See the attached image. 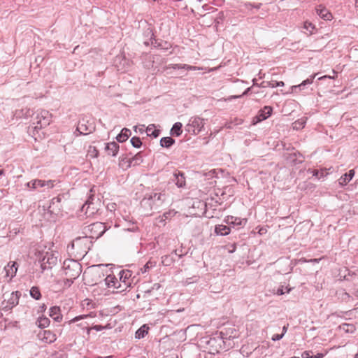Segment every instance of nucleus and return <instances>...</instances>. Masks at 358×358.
<instances>
[{"instance_id": "obj_59", "label": "nucleus", "mask_w": 358, "mask_h": 358, "mask_svg": "<svg viewBox=\"0 0 358 358\" xmlns=\"http://www.w3.org/2000/svg\"><path fill=\"white\" fill-rule=\"evenodd\" d=\"M355 6H356L357 7H358V0H357V1H356V2H355Z\"/></svg>"}, {"instance_id": "obj_32", "label": "nucleus", "mask_w": 358, "mask_h": 358, "mask_svg": "<svg viewBox=\"0 0 358 358\" xmlns=\"http://www.w3.org/2000/svg\"><path fill=\"white\" fill-rule=\"evenodd\" d=\"M30 295L32 298L38 300L41 298V292L37 287H32L30 289Z\"/></svg>"}, {"instance_id": "obj_5", "label": "nucleus", "mask_w": 358, "mask_h": 358, "mask_svg": "<svg viewBox=\"0 0 358 358\" xmlns=\"http://www.w3.org/2000/svg\"><path fill=\"white\" fill-rule=\"evenodd\" d=\"M36 119V126L35 129H41L50 124L52 115L46 110H41L37 113Z\"/></svg>"}, {"instance_id": "obj_62", "label": "nucleus", "mask_w": 358, "mask_h": 358, "mask_svg": "<svg viewBox=\"0 0 358 358\" xmlns=\"http://www.w3.org/2000/svg\"><path fill=\"white\" fill-rule=\"evenodd\" d=\"M99 358H112V357L108 356V357H99Z\"/></svg>"}, {"instance_id": "obj_26", "label": "nucleus", "mask_w": 358, "mask_h": 358, "mask_svg": "<svg viewBox=\"0 0 358 358\" xmlns=\"http://www.w3.org/2000/svg\"><path fill=\"white\" fill-rule=\"evenodd\" d=\"M182 124L180 122H176L173 124L171 129V134L176 136H179L182 133Z\"/></svg>"}, {"instance_id": "obj_45", "label": "nucleus", "mask_w": 358, "mask_h": 358, "mask_svg": "<svg viewBox=\"0 0 358 358\" xmlns=\"http://www.w3.org/2000/svg\"><path fill=\"white\" fill-rule=\"evenodd\" d=\"M250 90H251V87H248V89H247V90H246L243 93V94H242V95H239V96H231L230 97H229V98L227 99V100H231V99H238V98H240V97H241L242 96L247 94L249 92V91H250Z\"/></svg>"}, {"instance_id": "obj_11", "label": "nucleus", "mask_w": 358, "mask_h": 358, "mask_svg": "<svg viewBox=\"0 0 358 358\" xmlns=\"http://www.w3.org/2000/svg\"><path fill=\"white\" fill-rule=\"evenodd\" d=\"M105 284L108 287H114L116 289L121 288L122 285L116 277L113 275H108L104 280Z\"/></svg>"}, {"instance_id": "obj_58", "label": "nucleus", "mask_w": 358, "mask_h": 358, "mask_svg": "<svg viewBox=\"0 0 358 358\" xmlns=\"http://www.w3.org/2000/svg\"><path fill=\"white\" fill-rule=\"evenodd\" d=\"M252 82H253V86H255V85H258L256 83V79H253V80H252Z\"/></svg>"}, {"instance_id": "obj_2", "label": "nucleus", "mask_w": 358, "mask_h": 358, "mask_svg": "<svg viewBox=\"0 0 358 358\" xmlns=\"http://www.w3.org/2000/svg\"><path fill=\"white\" fill-rule=\"evenodd\" d=\"M64 274L66 276V282L65 284L70 286L73 280L78 278L82 272V266L80 263L76 260L68 259L64 262Z\"/></svg>"}, {"instance_id": "obj_28", "label": "nucleus", "mask_w": 358, "mask_h": 358, "mask_svg": "<svg viewBox=\"0 0 358 358\" xmlns=\"http://www.w3.org/2000/svg\"><path fill=\"white\" fill-rule=\"evenodd\" d=\"M341 331L345 333H353L355 331V327L351 324H343L339 326Z\"/></svg>"}, {"instance_id": "obj_44", "label": "nucleus", "mask_w": 358, "mask_h": 358, "mask_svg": "<svg viewBox=\"0 0 358 358\" xmlns=\"http://www.w3.org/2000/svg\"><path fill=\"white\" fill-rule=\"evenodd\" d=\"M107 208L110 211H115L118 210L117 208V204L115 203H110L107 205Z\"/></svg>"}, {"instance_id": "obj_57", "label": "nucleus", "mask_w": 358, "mask_h": 358, "mask_svg": "<svg viewBox=\"0 0 358 358\" xmlns=\"http://www.w3.org/2000/svg\"><path fill=\"white\" fill-rule=\"evenodd\" d=\"M282 331H283V332H282V333H284V334H285V333L287 331V327L284 326V327H283V329H282Z\"/></svg>"}, {"instance_id": "obj_4", "label": "nucleus", "mask_w": 358, "mask_h": 358, "mask_svg": "<svg viewBox=\"0 0 358 358\" xmlns=\"http://www.w3.org/2000/svg\"><path fill=\"white\" fill-rule=\"evenodd\" d=\"M166 196L164 193H152L147 199L143 200V203L149 205L151 209H158L166 200Z\"/></svg>"}, {"instance_id": "obj_56", "label": "nucleus", "mask_w": 358, "mask_h": 358, "mask_svg": "<svg viewBox=\"0 0 358 358\" xmlns=\"http://www.w3.org/2000/svg\"><path fill=\"white\" fill-rule=\"evenodd\" d=\"M83 126V124H79V126L78 127V129L80 131V133H83V131H81V129H82Z\"/></svg>"}, {"instance_id": "obj_19", "label": "nucleus", "mask_w": 358, "mask_h": 358, "mask_svg": "<svg viewBox=\"0 0 358 358\" xmlns=\"http://www.w3.org/2000/svg\"><path fill=\"white\" fill-rule=\"evenodd\" d=\"M231 231L230 227L224 224H218L215 226V232L217 235H228Z\"/></svg>"}, {"instance_id": "obj_37", "label": "nucleus", "mask_w": 358, "mask_h": 358, "mask_svg": "<svg viewBox=\"0 0 358 358\" xmlns=\"http://www.w3.org/2000/svg\"><path fill=\"white\" fill-rule=\"evenodd\" d=\"M90 157L96 158L99 155V151L95 147L90 146L88 150V154Z\"/></svg>"}, {"instance_id": "obj_9", "label": "nucleus", "mask_w": 358, "mask_h": 358, "mask_svg": "<svg viewBox=\"0 0 358 358\" xmlns=\"http://www.w3.org/2000/svg\"><path fill=\"white\" fill-rule=\"evenodd\" d=\"M224 222L230 226L232 225L234 227H243L246 224L248 220L247 219L245 218H240L234 216H227V217H225Z\"/></svg>"}, {"instance_id": "obj_22", "label": "nucleus", "mask_w": 358, "mask_h": 358, "mask_svg": "<svg viewBox=\"0 0 358 358\" xmlns=\"http://www.w3.org/2000/svg\"><path fill=\"white\" fill-rule=\"evenodd\" d=\"M45 343H52L56 340V336L50 331L47 330L43 332V337L41 338Z\"/></svg>"}, {"instance_id": "obj_42", "label": "nucleus", "mask_w": 358, "mask_h": 358, "mask_svg": "<svg viewBox=\"0 0 358 358\" xmlns=\"http://www.w3.org/2000/svg\"><path fill=\"white\" fill-rule=\"evenodd\" d=\"M88 317H90V315H79V316H77V317L73 318L72 320H71L69 321V324H71L73 322H76L80 321L81 320L87 319Z\"/></svg>"}, {"instance_id": "obj_13", "label": "nucleus", "mask_w": 358, "mask_h": 358, "mask_svg": "<svg viewBox=\"0 0 358 358\" xmlns=\"http://www.w3.org/2000/svg\"><path fill=\"white\" fill-rule=\"evenodd\" d=\"M5 272H6V276L9 277L10 278H12L14 277L16 274L17 268L16 266V262H9L7 266L4 268Z\"/></svg>"}, {"instance_id": "obj_7", "label": "nucleus", "mask_w": 358, "mask_h": 358, "mask_svg": "<svg viewBox=\"0 0 358 358\" xmlns=\"http://www.w3.org/2000/svg\"><path fill=\"white\" fill-rule=\"evenodd\" d=\"M54 180H42L38 179H35L28 182L26 185L27 187L31 188L33 189H36L38 187H47L48 189H51L54 187Z\"/></svg>"}, {"instance_id": "obj_18", "label": "nucleus", "mask_w": 358, "mask_h": 358, "mask_svg": "<svg viewBox=\"0 0 358 358\" xmlns=\"http://www.w3.org/2000/svg\"><path fill=\"white\" fill-rule=\"evenodd\" d=\"M60 308L57 306L52 307L50 309V316L53 318L56 322H60L62 319V316L60 313Z\"/></svg>"}, {"instance_id": "obj_52", "label": "nucleus", "mask_w": 358, "mask_h": 358, "mask_svg": "<svg viewBox=\"0 0 358 358\" xmlns=\"http://www.w3.org/2000/svg\"><path fill=\"white\" fill-rule=\"evenodd\" d=\"M314 176H315V177L320 178V177H322V176H324V173H323V172H322V173H321V174H320V175H319L318 171H315V170Z\"/></svg>"}, {"instance_id": "obj_48", "label": "nucleus", "mask_w": 358, "mask_h": 358, "mask_svg": "<svg viewBox=\"0 0 358 358\" xmlns=\"http://www.w3.org/2000/svg\"><path fill=\"white\" fill-rule=\"evenodd\" d=\"M172 68L173 69H182V64H176L171 66V67L168 66L167 69Z\"/></svg>"}, {"instance_id": "obj_21", "label": "nucleus", "mask_w": 358, "mask_h": 358, "mask_svg": "<svg viewBox=\"0 0 358 358\" xmlns=\"http://www.w3.org/2000/svg\"><path fill=\"white\" fill-rule=\"evenodd\" d=\"M176 214V212L173 210H169L167 212H165L162 215L159 216L157 218L158 222L164 224L166 220H171V218L173 217Z\"/></svg>"}, {"instance_id": "obj_8", "label": "nucleus", "mask_w": 358, "mask_h": 358, "mask_svg": "<svg viewBox=\"0 0 358 358\" xmlns=\"http://www.w3.org/2000/svg\"><path fill=\"white\" fill-rule=\"evenodd\" d=\"M273 109L271 106H265L258 115L253 119V124L267 119L271 115Z\"/></svg>"}, {"instance_id": "obj_6", "label": "nucleus", "mask_w": 358, "mask_h": 358, "mask_svg": "<svg viewBox=\"0 0 358 358\" xmlns=\"http://www.w3.org/2000/svg\"><path fill=\"white\" fill-rule=\"evenodd\" d=\"M88 230L90 231L91 237L99 238L101 236L106 230V226L102 222H94L87 227Z\"/></svg>"}, {"instance_id": "obj_47", "label": "nucleus", "mask_w": 358, "mask_h": 358, "mask_svg": "<svg viewBox=\"0 0 358 358\" xmlns=\"http://www.w3.org/2000/svg\"><path fill=\"white\" fill-rule=\"evenodd\" d=\"M283 336H284V333H282L281 334H274L272 336V340L274 341H279L283 337Z\"/></svg>"}, {"instance_id": "obj_64", "label": "nucleus", "mask_w": 358, "mask_h": 358, "mask_svg": "<svg viewBox=\"0 0 358 358\" xmlns=\"http://www.w3.org/2000/svg\"><path fill=\"white\" fill-rule=\"evenodd\" d=\"M357 296H358V292H357Z\"/></svg>"}, {"instance_id": "obj_29", "label": "nucleus", "mask_w": 358, "mask_h": 358, "mask_svg": "<svg viewBox=\"0 0 358 358\" xmlns=\"http://www.w3.org/2000/svg\"><path fill=\"white\" fill-rule=\"evenodd\" d=\"M306 119L304 117H302L296 121H295L292 124V127L295 130H299L304 127V125L306 124Z\"/></svg>"}, {"instance_id": "obj_40", "label": "nucleus", "mask_w": 358, "mask_h": 358, "mask_svg": "<svg viewBox=\"0 0 358 358\" xmlns=\"http://www.w3.org/2000/svg\"><path fill=\"white\" fill-rule=\"evenodd\" d=\"M182 69L189 70V71H195V70H203L204 69L203 67H198L195 66H190L188 64H182Z\"/></svg>"}, {"instance_id": "obj_17", "label": "nucleus", "mask_w": 358, "mask_h": 358, "mask_svg": "<svg viewBox=\"0 0 358 358\" xmlns=\"http://www.w3.org/2000/svg\"><path fill=\"white\" fill-rule=\"evenodd\" d=\"M173 180L176 182V185L178 187H182L185 185V179L184 175L180 172L173 173Z\"/></svg>"}, {"instance_id": "obj_35", "label": "nucleus", "mask_w": 358, "mask_h": 358, "mask_svg": "<svg viewBox=\"0 0 358 358\" xmlns=\"http://www.w3.org/2000/svg\"><path fill=\"white\" fill-rule=\"evenodd\" d=\"M15 115L19 117H27V116L29 115V109L27 108H25L24 109L16 110Z\"/></svg>"}, {"instance_id": "obj_10", "label": "nucleus", "mask_w": 358, "mask_h": 358, "mask_svg": "<svg viewBox=\"0 0 358 358\" xmlns=\"http://www.w3.org/2000/svg\"><path fill=\"white\" fill-rule=\"evenodd\" d=\"M119 148V145L114 141L105 144V150L107 155L112 157H115L117 155Z\"/></svg>"}, {"instance_id": "obj_16", "label": "nucleus", "mask_w": 358, "mask_h": 358, "mask_svg": "<svg viewBox=\"0 0 358 358\" xmlns=\"http://www.w3.org/2000/svg\"><path fill=\"white\" fill-rule=\"evenodd\" d=\"M120 281L124 283V287H127L130 285V282H127V280L131 276V272L129 270L122 271L119 273Z\"/></svg>"}, {"instance_id": "obj_33", "label": "nucleus", "mask_w": 358, "mask_h": 358, "mask_svg": "<svg viewBox=\"0 0 358 358\" xmlns=\"http://www.w3.org/2000/svg\"><path fill=\"white\" fill-rule=\"evenodd\" d=\"M50 321L47 317H39L36 322L39 327L45 328L49 325Z\"/></svg>"}, {"instance_id": "obj_1", "label": "nucleus", "mask_w": 358, "mask_h": 358, "mask_svg": "<svg viewBox=\"0 0 358 358\" xmlns=\"http://www.w3.org/2000/svg\"><path fill=\"white\" fill-rule=\"evenodd\" d=\"M90 243L91 241L87 236L78 237L68 246V250L75 257L82 258L87 253Z\"/></svg>"}, {"instance_id": "obj_3", "label": "nucleus", "mask_w": 358, "mask_h": 358, "mask_svg": "<svg viewBox=\"0 0 358 358\" xmlns=\"http://www.w3.org/2000/svg\"><path fill=\"white\" fill-rule=\"evenodd\" d=\"M205 124V120L198 117L194 116L192 117L189 120L187 125L185 126V129L187 132L198 134L200 133L203 128Z\"/></svg>"}, {"instance_id": "obj_51", "label": "nucleus", "mask_w": 358, "mask_h": 358, "mask_svg": "<svg viewBox=\"0 0 358 358\" xmlns=\"http://www.w3.org/2000/svg\"><path fill=\"white\" fill-rule=\"evenodd\" d=\"M92 329H95L96 331H99L104 329L103 327L101 325H95L92 327Z\"/></svg>"}, {"instance_id": "obj_31", "label": "nucleus", "mask_w": 358, "mask_h": 358, "mask_svg": "<svg viewBox=\"0 0 358 358\" xmlns=\"http://www.w3.org/2000/svg\"><path fill=\"white\" fill-rule=\"evenodd\" d=\"M291 291V288L280 285L276 291L273 290V294L277 295H282L285 293H289Z\"/></svg>"}, {"instance_id": "obj_50", "label": "nucleus", "mask_w": 358, "mask_h": 358, "mask_svg": "<svg viewBox=\"0 0 358 358\" xmlns=\"http://www.w3.org/2000/svg\"><path fill=\"white\" fill-rule=\"evenodd\" d=\"M301 356L303 358H309V357L313 358V357L310 355L309 352H303Z\"/></svg>"}, {"instance_id": "obj_23", "label": "nucleus", "mask_w": 358, "mask_h": 358, "mask_svg": "<svg viewBox=\"0 0 358 358\" xmlns=\"http://www.w3.org/2000/svg\"><path fill=\"white\" fill-rule=\"evenodd\" d=\"M148 329H149V327L146 324L143 325L141 328H139L136 331V334H135L136 338L141 339V338H144L145 336V335L148 334Z\"/></svg>"}, {"instance_id": "obj_61", "label": "nucleus", "mask_w": 358, "mask_h": 358, "mask_svg": "<svg viewBox=\"0 0 358 358\" xmlns=\"http://www.w3.org/2000/svg\"><path fill=\"white\" fill-rule=\"evenodd\" d=\"M3 173V170H0V176H1Z\"/></svg>"}, {"instance_id": "obj_34", "label": "nucleus", "mask_w": 358, "mask_h": 358, "mask_svg": "<svg viewBox=\"0 0 358 358\" xmlns=\"http://www.w3.org/2000/svg\"><path fill=\"white\" fill-rule=\"evenodd\" d=\"M311 83L312 82L309 79H307L300 85L292 86V92H296V89L303 90L305 86H306L307 85H310Z\"/></svg>"}, {"instance_id": "obj_55", "label": "nucleus", "mask_w": 358, "mask_h": 358, "mask_svg": "<svg viewBox=\"0 0 358 358\" xmlns=\"http://www.w3.org/2000/svg\"><path fill=\"white\" fill-rule=\"evenodd\" d=\"M218 68H219V67L210 68V69H208L207 70V71H208V72H211V71H215V70L217 69Z\"/></svg>"}, {"instance_id": "obj_54", "label": "nucleus", "mask_w": 358, "mask_h": 358, "mask_svg": "<svg viewBox=\"0 0 358 358\" xmlns=\"http://www.w3.org/2000/svg\"><path fill=\"white\" fill-rule=\"evenodd\" d=\"M326 78L331 79V78H332V77H331V76H322V77L318 78V80H321L326 79Z\"/></svg>"}, {"instance_id": "obj_49", "label": "nucleus", "mask_w": 358, "mask_h": 358, "mask_svg": "<svg viewBox=\"0 0 358 358\" xmlns=\"http://www.w3.org/2000/svg\"><path fill=\"white\" fill-rule=\"evenodd\" d=\"M56 262H57V259L53 257H52L51 258L48 257V259H47V262L49 264H55V263H56Z\"/></svg>"}, {"instance_id": "obj_41", "label": "nucleus", "mask_w": 358, "mask_h": 358, "mask_svg": "<svg viewBox=\"0 0 358 358\" xmlns=\"http://www.w3.org/2000/svg\"><path fill=\"white\" fill-rule=\"evenodd\" d=\"M266 83L268 84V87H278V86H284V83L282 81H271V82H266Z\"/></svg>"}, {"instance_id": "obj_38", "label": "nucleus", "mask_w": 358, "mask_h": 358, "mask_svg": "<svg viewBox=\"0 0 358 358\" xmlns=\"http://www.w3.org/2000/svg\"><path fill=\"white\" fill-rule=\"evenodd\" d=\"M303 29L306 30V34L311 35L313 31V25L311 22H306L304 23Z\"/></svg>"}, {"instance_id": "obj_15", "label": "nucleus", "mask_w": 358, "mask_h": 358, "mask_svg": "<svg viewBox=\"0 0 358 358\" xmlns=\"http://www.w3.org/2000/svg\"><path fill=\"white\" fill-rule=\"evenodd\" d=\"M354 170H350L348 173H345L338 179V183L341 186L346 185L354 177Z\"/></svg>"}, {"instance_id": "obj_39", "label": "nucleus", "mask_w": 358, "mask_h": 358, "mask_svg": "<svg viewBox=\"0 0 358 358\" xmlns=\"http://www.w3.org/2000/svg\"><path fill=\"white\" fill-rule=\"evenodd\" d=\"M155 266V262H152L149 261L147 262L143 268H141V272L142 273H146L150 268L154 267Z\"/></svg>"}, {"instance_id": "obj_25", "label": "nucleus", "mask_w": 358, "mask_h": 358, "mask_svg": "<svg viewBox=\"0 0 358 358\" xmlns=\"http://www.w3.org/2000/svg\"><path fill=\"white\" fill-rule=\"evenodd\" d=\"M155 124H149L146 128V132L148 136H152L153 137L157 138L159 134V131L155 129Z\"/></svg>"}, {"instance_id": "obj_14", "label": "nucleus", "mask_w": 358, "mask_h": 358, "mask_svg": "<svg viewBox=\"0 0 358 358\" xmlns=\"http://www.w3.org/2000/svg\"><path fill=\"white\" fill-rule=\"evenodd\" d=\"M317 13L324 20H331L333 19L332 14L326 8L320 6L317 8Z\"/></svg>"}, {"instance_id": "obj_36", "label": "nucleus", "mask_w": 358, "mask_h": 358, "mask_svg": "<svg viewBox=\"0 0 358 358\" xmlns=\"http://www.w3.org/2000/svg\"><path fill=\"white\" fill-rule=\"evenodd\" d=\"M130 141H131V145L134 148H140L142 145V142H141L140 138H138V137H132L131 138Z\"/></svg>"}, {"instance_id": "obj_46", "label": "nucleus", "mask_w": 358, "mask_h": 358, "mask_svg": "<svg viewBox=\"0 0 358 358\" xmlns=\"http://www.w3.org/2000/svg\"><path fill=\"white\" fill-rule=\"evenodd\" d=\"M79 326H80L81 327H83V329H87V334H89L90 332V329L88 327L90 324L87 322H83L81 323H80L78 324Z\"/></svg>"}, {"instance_id": "obj_30", "label": "nucleus", "mask_w": 358, "mask_h": 358, "mask_svg": "<svg viewBox=\"0 0 358 358\" xmlns=\"http://www.w3.org/2000/svg\"><path fill=\"white\" fill-rule=\"evenodd\" d=\"M91 204L92 203L87 201L82 207V211H85L86 214L89 215V216L93 215L96 210L94 208L90 210Z\"/></svg>"}, {"instance_id": "obj_63", "label": "nucleus", "mask_w": 358, "mask_h": 358, "mask_svg": "<svg viewBox=\"0 0 358 358\" xmlns=\"http://www.w3.org/2000/svg\"><path fill=\"white\" fill-rule=\"evenodd\" d=\"M355 358H358V354L355 355Z\"/></svg>"}, {"instance_id": "obj_27", "label": "nucleus", "mask_w": 358, "mask_h": 358, "mask_svg": "<svg viewBox=\"0 0 358 358\" xmlns=\"http://www.w3.org/2000/svg\"><path fill=\"white\" fill-rule=\"evenodd\" d=\"M174 143L175 141L171 137H164L160 140L161 146L165 148L171 147Z\"/></svg>"}, {"instance_id": "obj_53", "label": "nucleus", "mask_w": 358, "mask_h": 358, "mask_svg": "<svg viewBox=\"0 0 358 358\" xmlns=\"http://www.w3.org/2000/svg\"><path fill=\"white\" fill-rule=\"evenodd\" d=\"M259 87H268V84L266 83V82H263L260 85H259Z\"/></svg>"}, {"instance_id": "obj_24", "label": "nucleus", "mask_w": 358, "mask_h": 358, "mask_svg": "<svg viewBox=\"0 0 358 358\" xmlns=\"http://www.w3.org/2000/svg\"><path fill=\"white\" fill-rule=\"evenodd\" d=\"M142 162V157L140 153L136 154L134 157L131 159H129L126 161L128 163L127 167H130L131 166H135L139 164Z\"/></svg>"}, {"instance_id": "obj_12", "label": "nucleus", "mask_w": 358, "mask_h": 358, "mask_svg": "<svg viewBox=\"0 0 358 358\" xmlns=\"http://www.w3.org/2000/svg\"><path fill=\"white\" fill-rule=\"evenodd\" d=\"M19 296L18 292H13L10 294H5L3 295L5 300H8V303L10 307H13L18 303Z\"/></svg>"}, {"instance_id": "obj_43", "label": "nucleus", "mask_w": 358, "mask_h": 358, "mask_svg": "<svg viewBox=\"0 0 358 358\" xmlns=\"http://www.w3.org/2000/svg\"><path fill=\"white\" fill-rule=\"evenodd\" d=\"M162 262L164 265H170L172 262V259L169 256H164L162 257Z\"/></svg>"}, {"instance_id": "obj_60", "label": "nucleus", "mask_w": 358, "mask_h": 358, "mask_svg": "<svg viewBox=\"0 0 358 358\" xmlns=\"http://www.w3.org/2000/svg\"><path fill=\"white\" fill-rule=\"evenodd\" d=\"M320 357H321V356L320 355H318V356L315 355V358H320Z\"/></svg>"}, {"instance_id": "obj_20", "label": "nucleus", "mask_w": 358, "mask_h": 358, "mask_svg": "<svg viewBox=\"0 0 358 358\" xmlns=\"http://www.w3.org/2000/svg\"><path fill=\"white\" fill-rule=\"evenodd\" d=\"M131 136V131L129 129L124 128L122 129L120 134H119L116 139L118 142L123 143L126 141Z\"/></svg>"}]
</instances>
